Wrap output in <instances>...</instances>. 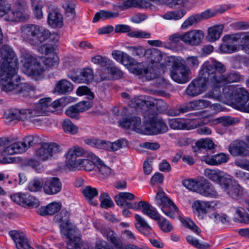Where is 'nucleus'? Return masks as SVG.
<instances>
[{
    "mask_svg": "<svg viewBox=\"0 0 249 249\" xmlns=\"http://www.w3.org/2000/svg\"><path fill=\"white\" fill-rule=\"evenodd\" d=\"M226 71V66L215 59L205 62L201 66L199 77L193 80L186 88V94L194 97L203 93L207 90L208 83L217 86L239 81L241 75L239 73L225 74Z\"/></svg>",
    "mask_w": 249,
    "mask_h": 249,
    "instance_id": "obj_1",
    "label": "nucleus"
},
{
    "mask_svg": "<svg viewBox=\"0 0 249 249\" xmlns=\"http://www.w3.org/2000/svg\"><path fill=\"white\" fill-rule=\"evenodd\" d=\"M36 138L33 136H28L24 138L22 142H14L7 138H0V162L2 164L14 162L15 158L9 156L25 152L36 144Z\"/></svg>",
    "mask_w": 249,
    "mask_h": 249,
    "instance_id": "obj_2",
    "label": "nucleus"
},
{
    "mask_svg": "<svg viewBox=\"0 0 249 249\" xmlns=\"http://www.w3.org/2000/svg\"><path fill=\"white\" fill-rule=\"evenodd\" d=\"M39 109L36 104L29 109L12 108L4 112V117L9 122L28 121L39 126L42 122L40 117L44 115Z\"/></svg>",
    "mask_w": 249,
    "mask_h": 249,
    "instance_id": "obj_3",
    "label": "nucleus"
},
{
    "mask_svg": "<svg viewBox=\"0 0 249 249\" xmlns=\"http://www.w3.org/2000/svg\"><path fill=\"white\" fill-rule=\"evenodd\" d=\"M121 63L125 66L129 65L131 72L142 76L146 80L149 81L157 78L158 86H161L165 83L162 78L158 77V73L154 67L148 66L146 63L135 65L133 59L126 53H124Z\"/></svg>",
    "mask_w": 249,
    "mask_h": 249,
    "instance_id": "obj_4",
    "label": "nucleus"
},
{
    "mask_svg": "<svg viewBox=\"0 0 249 249\" xmlns=\"http://www.w3.org/2000/svg\"><path fill=\"white\" fill-rule=\"evenodd\" d=\"M23 40L33 46H38L44 42L49 33L41 26L29 24L20 28Z\"/></svg>",
    "mask_w": 249,
    "mask_h": 249,
    "instance_id": "obj_5",
    "label": "nucleus"
},
{
    "mask_svg": "<svg viewBox=\"0 0 249 249\" xmlns=\"http://www.w3.org/2000/svg\"><path fill=\"white\" fill-rule=\"evenodd\" d=\"M18 68L0 70V86L2 91L15 94L20 78L17 73Z\"/></svg>",
    "mask_w": 249,
    "mask_h": 249,
    "instance_id": "obj_6",
    "label": "nucleus"
},
{
    "mask_svg": "<svg viewBox=\"0 0 249 249\" xmlns=\"http://www.w3.org/2000/svg\"><path fill=\"white\" fill-rule=\"evenodd\" d=\"M21 62L24 72L36 80L44 72L43 67L41 65L39 58L31 54L27 53L22 54Z\"/></svg>",
    "mask_w": 249,
    "mask_h": 249,
    "instance_id": "obj_7",
    "label": "nucleus"
},
{
    "mask_svg": "<svg viewBox=\"0 0 249 249\" xmlns=\"http://www.w3.org/2000/svg\"><path fill=\"white\" fill-rule=\"evenodd\" d=\"M157 204L161 207L162 212L167 216L175 218L178 215V209L172 201L166 196L163 191L159 189L156 196Z\"/></svg>",
    "mask_w": 249,
    "mask_h": 249,
    "instance_id": "obj_8",
    "label": "nucleus"
},
{
    "mask_svg": "<svg viewBox=\"0 0 249 249\" xmlns=\"http://www.w3.org/2000/svg\"><path fill=\"white\" fill-rule=\"evenodd\" d=\"M60 151V146L56 143L44 142L35 150L34 157L40 161H45L51 160L54 154Z\"/></svg>",
    "mask_w": 249,
    "mask_h": 249,
    "instance_id": "obj_9",
    "label": "nucleus"
},
{
    "mask_svg": "<svg viewBox=\"0 0 249 249\" xmlns=\"http://www.w3.org/2000/svg\"><path fill=\"white\" fill-rule=\"evenodd\" d=\"M0 56L3 60L0 70L18 68V58L12 48L9 46L4 45L0 48Z\"/></svg>",
    "mask_w": 249,
    "mask_h": 249,
    "instance_id": "obj_10",
    "label": "nucleus"
},
{
    "mask_svg": "<svg viewBox=\"0 0 249 249\" xmlns=\"http://www.w3.org/2000/svg\"><path fill=\"white\" fill-rule=\"evenodd\" d=\"M190 69L180 63H175L171 71L172 79L177 83L184 84L189 79Z\"/></svg>",
    "mask_w": 249,
    "mask_h": 249,
    "instance_id": "obj_11",
    "label": "nucleus"
},
{
    "mask_svg": "<svg viewBox=\"0 0 249 249\" xmlns=\"http://www.w3.org/2000/svg\"><path fill=\"white\" fill-rule=\"evenodd\" d=\"M168 129V126L163 120L153 117L144 124V134L156 135L165 133Z\"/></svg>",
    "mask_w": 249,
    "mask_h": 249,
    "instance_id": "obj_12",
    "label": "nucleus"
},
{
    "mask_svg": "<svg viewBox=\"0 0 249 249\" xmlns=\"http://www.w3.org/2000/svg\"><path fill=\"white\" fill-rule=\"evenodd\" d=\"M87 152L78 146H73L70 148L66 155V167L71 171L75 170V168L79 165L80 159L77 158L86 156Z\"/></svg>",
    "mask_w": 249,
    "mask_h": 249,
    "instance_id": "obj_13",
    "label": "nucleus"
},
{
    "mask_svg": "<svg viewBox=\"0 0 249 249\" xmlns=\"http://www.w3.org/2000/svg\"><path fill=\"white\" fill-rule=\"evenodd\" d=\"M70 213L66 210H62L60 213L55 215L54 220L56 222L60 223V233L67 234L69 231L73 232L76 229L75 226L70 221Z\"/></svg>",
    "mask_w": 249,
    "mask_h": 249,
    "instance_id": "obj_14",
    "label": "nucleus"
},
{
    "mask_svg": "<svg viewBox=\"0 0 249 249\" xmlns=\"http://www.w3.org/2000/svg\"><path fill=\"white\" fill-rule=\"evenodd\" d=\"M12 200L24 207L36 208L39 205V201L35 197L28 194L18 193L11 196Z\"/></svg>",
    "mask_w": 249,
    "mask_h": 249,
    "instance_id": "obj_15",
    "label": "nucleus"
},
{
    "mask_svg": "<svg viewBox=\"0 0 249 249\" xmlns=\"http://www.w3.org/2000/svg\"><path fill=\"white\" fill-rule=\"evenodd\" d=\"M119 125L125 129H131L139 133L144 134V126L141 125V120L139 117L131 116L118 122Z\"/></svg>",
    "mask_w": 249,
    "mask_h": 249,
    "instance_id": "obj_16",
    "label": "nucleus"
},
{
    "mask_svg": "<svg viewBox=\"0 0 249 249\" xmlns=\"http://www.w3.org/2000/svg\"><path fill=\"white\" fill-rule=\"evenodd\" d=\"M248 148L245 141L236 140L230 144L229 151L234 157H246L249 156V150Z\"/></svg>",
    "mask_w": 249,
    "mask_h": 249,
    "instance_id": "obj_17",
    "label": "nucleus"
},
{
    "mask_svg": "<svg viewBox=\"0 0 249 249\" xmlns=\"http://www.w3.org/2000/svg\"><path fill=\"white\" fill-rule=\"evenodd\" d=\"M62 183L57 177H51L43 181V191L47 195H55L60 192Z\"/></svg>",
    "mask_w": 249,
    "mask_h": 249,
    "instance_id": "obj_18",
    "label": "nucleus"
},
{
    "mask_svg": "<svg viewBox=\"0 0 249 249\" xmlns=\"http://www.w3.org/2000/svg\"><path fill=\"white\" fill-rule=\"evenodd\" d=\"M204 175L210 180L218 183L222 187L227 181H230L229 176L218 169H206L204 171Z\"/></svg>",
    "mask_w": 249,
    "mask_h": 249,
    "instance_id": "obj_19",
    "label": "nucleus"
},
{
    "mask_svg": "<svg viewBox=\"0 0 249 249\" xmlns=\"http://www.w3.org/2000/svg\"><path fill=\"white\" fill-rule=\"evenodd\" d=\"M204 36V33L201 30H190L184 33V43L191 46H197L201 43Z\"/></svg>",
    "mask_w": 249,
    "mask_h": 249,
    "instance_id": "obj_20",
    "label": "nucleus"
},
{
    "mask_svg": "<svg viewBox=\"0 0 249 249\" xmlns=\"http://www.w3.org/2000/svg\"><path fill=\"white\" fill-rule=\"evenodd\" d=\"M9 233L17 249H30L28 239L24 233L14 230L9 231Z\"/></svg>",
    "mask_w": 249,
    "mask_h": 249,
    "instance_id": "obj_21",
    "label": "nucleus"
},
{
    "mask_svg": "<svg viewBox=\"0 0 249 249\" xmlns=\"http://www.w3.org/2000/svg\"><path fill=\"white\" fill-rule=\"evenodd\" d=\"M197 193L203 196L212 198H217L218 196L215 187L206 179L202 180Z\"/></svg>",
    "mask_w": 249,
    "mask_h": 249,
    "instance_id": "obj_22",
    "label": "nucleus"
},
{
    "mask_svg": "<svg viewBox=\"0 0 249 249\" xmlns=\"http://www.w3.org/2000/svg\"><path fill=\"white\" fill-rule=\"evenodd\" d=\"M87 159H80L78 162L79 165L75 168V170L83 169L87 171L92 170L95 166L96 165L97 161L94 159H98L96 155L91 152H87L86 156Z\"/></svg>",
    "mask_w": 249,
    "mask_h": 249,
    "instance_id": "obj_23",
    "label": "nucleus"
},
{
    "mask_svg": "<svg viewBox=\"0 0 249 249\" xmlns=\"http://www.w3.org/2000/svg\"><path fill=\"white\" fill-rule=\"evenodd\" d=\"M222 187L228 195L234 199L241 197L243 195L242 187L230 178V181L225 183Z\"/></svg>",
    "mask_w": 249,
    "mask_h": 249,
    "instance_id": "obj_24",
    "label": "nucleus"
},
{
    "mask_svg": "<svg viewBox=\"0 0 249 249\" xmlns=\"http://www.w3.org/2000/svg\"><path fill=\"white\" fill-rule=\"evenodd\" d=\"M69 77L74 82L88 84L93 80V73L91 69L86 68L82 69L79 75L69 76Z\"/></svg>",
    "mask_w": 249,
    "mask_h": 249,
    "instance_id": "obj_25",
    "label": "nucleus"
},
{
    "mask_svg": "<svg viewBox=\"0 0 249 249\" xmlns=\"http://www.w3.org/2000/svg\"><path fill=\"white\" fill-rule=\"evenodd\" d=\"M62 235L69 240L67 243L68 249H82L83 243L77 235L76 229L74 230L73 232L69 231L67 234H63Z\"/></svg>",
    "mask_w": 249,
    "mask_h": 249,
    "instance_id": "obj_26",
    "label": "nucleus"
},
{
    "mask_svg": "<svg viewBox=\"0 0 249 249\" xmlns=\"http://www.w3.org/2000/svg\"><path fill=\"white\" fill-rule=\"evenodd\" d=\"M138 210L142 209V213L155 220H160V215L156 209L153 207L149 203L144 201H140L138 203Z\"/></svg>",
    "mask_w": 249,
    "mask_h": 249,
    "instance_id": "obj_27",
    "label": "nucleus"
},
{
    "mask_svg": "<svg viewBox=\"0 0 249 249\" xmlns=\"http://www.w3.org/2000/svg\"><path fill=\"white\" fill-rule=\"evenodd\" d=\"M241 34L226 35L223 37L222 40H228L232 44L233 41H237L242 38L245 40V43L242 46V49L245 53L249 54V32L244 35L243 36Z\"/></svg>",
    "mask_w": 249,
    "mask_h": 249,
    "instance_id": "obj_28",
    "label": "nucleus"
},
{
    "mask_svg": "<svg viewBox=\"0 0 249 249\" xmlns=\"http://www.w3.org/2000/svg\"><path fill=\"white\" fill-rule=\"evenodd\" d=\"M118 7L122 10L128 9L132 7L142 8H152L153 5L146 1V0H125Z\"/></svg>",
    "mask_w": 249,
    "mask_h": 249,
    "instance_id": "obj_29",
    "label": "nucleus"
},
{
    "mask_svg": "<svg viewBox=\"0 0 249 249\" xmlns=\"http://www.w3.org/2000/svg\"><path fill=\"white\" fill-rule=\"evenodd\" d=\"M135 198V196L129 192H121L115 196V201L119 206H125L126 207H132L133 203L128 201H131Z\"/></svg>",
    "mask_w": 249,
    "mask_h": 249,
    "instance_id": "obj_30",
    "label": "nucleus"
},
{
    "mask_svg": "<svg viewBox=\"0 0 249 249\" xmlns=\"http://www.w3.org/2000/svg\"><path fill=\"white\" fill-rule=\"evenodd\" d=\"M205 162L211 165H217L227 162L229 160L227 155L221 153L214 156H206L203 157Z\"/></svg>",
    "mask_w": 249,
    "mask_h": 249,
    "instance_id": "obj_31",
    "label": "nucleus"
},
{
    "mask_svg": "<svg viewBox=\"0 0 249 249\" xmlns=\"http://www.w3.org/2000/svg\"><path fill=\"white\" fill-rule=\"evenodd\" d=\"M48 24L53 27H61L63 25V17L57 10L50 11L48 16Z\"/></svg>",
    "mask_w": 249,
    "mask_h": 249,
    "instance_id": "obj_32",
    "label": "nucleus"
},
{
    "mask_svg": "<svg viewBox=\"0 0 249 249\" xmlns=\"http://www.w3.org/2000/svg\"><path fill=\"white\" fill-rule=\"evenodd\" d=\"M235 107L238 108L240 104H246L249 100V93L243 88H237L234 93Z\"/></svg>",
    "mask_w": 249,
    "mask_h": 249,
    "instance_id": "obj_33",
    "label": "nucleus"
},
{
    "mask_svg": "<svg viewBox=\"0 0 249 249\" xmlns=\"http://www.w3.org/2000/svg\"><path fill=\"white\" fill-rule=\"evenodd\" d=\"M29 18L28 12L15 9L4 18L5 19L11 21H23Z\"/></svg>",
    "mask_w": 249,
    "mask_h": 249,
    "instance_id": "obj_34",
    "label": "nucleus"
},
{
    "mask_svg": "<svg viewBox=\"0 0 249 249\" xmlns=\"http://www.w3.org/2000/svg\"><path fill=\"white\" fill-rule=\"evenodd\" d=\"M35 88L26 83H20L15 94L21 97H28L34 94Z\"/></svg>",
    "mask_w": 249,
    "mask_h": 249,
    "instance_id": "obj_35",
    "label": "nucleus"
},
{
    "mask_svg": "<svg viewBox=\"0 0 249 249\" xmlns=\"http://www.w3.org/2000/svg\"><path fill=\"white\" fill-rule=\"evenodd\" d=\"M61 206V204L58 203L53 202L46 207H41L38 209L37 213L43 216L53 215L60 210Z\"/></svg>",
    "mask_w": 249,
    "mask_h": 249,
    "instance_id": "obj_36",
    "label": "nucleus"
},
{
    "mask_svg": "<svg viewBox=\"0 0 249 249\" xmlns=\"http://www.w3.org/2000/svg\"><path fill=\"white\" fill-rule=\"evenodd\" d=\"M135 217L137 221V223L135 224L137 229L144 235H149L150 234V231L151 230V227L141 215L137 214L135 215Z\"/></svg>",
    "mask_w": 249,
    "mask_h": 249,
    "instance_id": "obj_37",
    "label": "nucleus"
},
{
    "mask_svg": "<svg viewBox=\"0 0 249 249\" xmlns=\"http://www.w3.org/2000/svg\"><path fill=\"white\" fill-rule=\"evenodd\" d=\"M73 88V85L70 81L63 79L58 81L56 84L54 90L59 94H65L71 92Z\"/></svg>",
    "mask_w": 249,
    "mask_h": 249,
    "instance_id": "obj_38",
    "label": "nucleus"
},
{
    "mask_svg": "<svg viewBox=\"0 0 249 249\" xmlns=\"http://www.w3.org/2000/svg\"><path fill=\"white\" fill-rule=\"evenodd\" d=\"M145 57L152 64L160 62L162 58V53L157 49H149L145 52Z\"/></svg>",
    "mask_w": 249,
    "mask_h": 249,
    "instance_id": "obj_39",
    "label": "nucleus"
},
{
    "mask_svg": "<svg viewBox=\"0 0 249 249\" xmlns=\"http://www.w3.org/2000/svg\"><path fill=\"white\" fill-rule=\"evenodd\" d=\"M192 207L198 215L200 216L208 213V209L211 207V204L209 201L196 200L193 203Z\"/></svg>",
    "mask_w": 249,
    "mask_h": 249,
    "instance_id": "obj_40",
    "label": "nucleus"
},
{
    "mask_svg": "<svg viewBox=\"0 0 249 249\" xmlns=\"http://www.w3.org/2000/svg\"><path fill=\"white\" fill-rule=\"evenodd\" d=\"M224 29L223 24L217 25L208 29L207 38L210 41H215L220 37Z\"/></svg>",
    "mask_w": 249,
    "mask_h": 249,
    "instance_id": "obj_41",
    "label": "nucleus"
},
{
    "mask_svg": "<svg viewBox=\"0 0 249 249\" xmlns=\"http://www.w3.org/2000/svg\"><path fill=\"white\" fill-rule=\"evenodd\" d=\"M118 12H112L110 11L101 10L95 14L93 19V22H96L100 19L104 20L114 18L119 16Z\"/></svg>",
    "mask_w": 249,
    "mask_h": 249,
    "instance_id": "obj_42",
    "label": "nucleus"
},
{
    "mask_svg": "<svg viewBox=\"0 0 249 249\" xmlns=\"http://www.w3.org/2000/svg\"><path fill=\"white\" fill-rule=\"evenodd\" d=\"M82 193L86 199L88 200L90 204L94 206L97 205V203L92 200V199L98 194V192L96 188L90 186H87L83 189Z\"/></svg>",
    "mask_w": 249,
    "mask_h": 249,
    "instance_id": "obj_43",
    "label": "nucleus"
},
{
    "mask_svg": "<svg viewBox=\"0 0 249 249\" xmlns=\"http://www.w3.org/2000/svg\"><path fill=\"white\" fill-rule=\"evenodd\" d=\"M186 13V11L185 9L181 8L179 10L166 13L163 16V18L168 20H178L182 18Z\"/></svg>",
    "mask_w": 249,
    "mask_h": 249,
    "instance_id": "obj_44",
    "label": "nucleus"
},
{
    "mask_svg": "<svg viewBox=\"0 0 249 249\" xmlns=\"http://www.w3.org/2000/svg\"><path fill=\"white\" fill-rule=\"evenodd\" d=\"M201 182L202 180H199L194 179H187L182 181V184L189 190L197 193Z\"/></svg>",
    "mask_w": 249,
    "mask_h": 249,
    "instance_id": "obj_45",
    "label": "nucleus"
},
{
    "mask_svg": "<svg viewBox=\"0 0 249 249\" xmlns=\"http://www.w3.org/2000/svg\"><path fill=\"white\" fill-rule=\"evenodd\" d=\"M51 98H45L40 99L36 105L40 108L39 109L41 111L42 114L45 115H48V113L51 112L52 107H51Z\"/></svg>",
    "mask_w": 249,
    "mask_h": 249,
    "instance_id": "obj_46",
    "label": "nucleus"
},
{
    "mask_svg": "<svg viewBox=\"0 0 249 249\" xmlns=\"http://www.w3.org/2000/svg\"><path fill=\"white\" fill-rule=\"evenodd\" d=\"M91 61L95 64L104 67H109L112 65V62L111 60L100 55H97L91 57Z\"/></svg>",
    "mask_w": 249,
    "mask_h": 249,
    "instance_id": "obj_47",
    "label": "nucleus"
},
{
    "mask_svg": "<svg viewBox=\"0 0 249 249\" xmlns=\"http://www.w3.org/2000/svg\"><path fill=\"white\" fill-rule=\"evenodd\" d=\"M169 124L171 128L173 129H183L187 128L185 121L180 118L170 120Z\"/></svg>",
    "mask_w": 249,
    "mask_h": 249,
    "instance_id": "obj_48",
    "label": "nucleus"
},
{
    "mask_svg": "<svg viewBox=\"0 0 249 249\" xmlns=\"http://www.w3.org/2000/svg\"><path fill=\"white\" fill-rule=\"evenodd\" d=\"M191 110H199L206 108L210 106V102L204 100L199 99L189 102Z\"/></svg>",
    "mask_w": 249,
    "mask_h": 249,
    "instance_id": "obj_49",
    "label": "nucleus"
},
{
    "mask_svg": "<svg viewBox=\"0 0 249 249\" xmlns=\"http://www.w3.org/2000/svg\"><path fill=\"white\" fill-rule=\"evenodd\" d=\"M107 238L118 249H123L122 242L113 231H109L107 235Z\"/></svg>",
    "mask_w": 249,
    "mask_h": 249,
    "instance_id": "obj_50",
    "label": "nucleus"
},
{
    "mask_svg": "<svg viewBox=\"0 0 249 249\" xmlns=\"http://www.w3.org/2000/svg\"><path fill=\"white\" fill-rule=\"evenodd\" d=\"M87 144L99 149L107 150V142L98 139H88L85 141Z\"/></svg>",
    "mask_w": 249,
    "mask_h": 249,
    "instance_id": "obj_51",
    "label": "nucleus"
},
{
    "mask_svg": "<svg viewBox=\"0 0 249 249\" xmlns=\"http://www.w3.org/2000/svg\"><path fill=\"white\" fill-rule=\"evenodd\" d=\"M196 145L197 150H195V152L200 151L201 148L211 149L214 147V143L210 139H202L196 142Z\"/></svg>",
    "mask_w": 249,
    "mask_h": 249,
    "instance_id": "obj_52",
    "label": "nucleus"
},
{
    "mask_svg": "<svg viewBox=\"0 0 249 249\" xmlns=\"http://www.w3.org/2000/svg\"><path fill=\"white\" fill-rule=\"evenodd\" d=\"M200 18L198 14H196L189 17L182 24L181 28L182 29H187L190 26L199 22Z\"/></svg>",
    "mask_w": 249,
    "mask_h": 249,
    "instance_id": "obj_53",
    "label": "nucleus"
},
{
    "mask_svg": "<svg viewBox=\"0 0 249 249\" xmlns=\"http://www.w3.org/2000/svg\"><path fill=\"white\" fill-rule=\"evenodd\" d=\"M63 7L65 11L66 15L73 19L75 16L74 3L70 1H66L63 4Z\"/></svg>",
    "mask_w": 249,
    "mask_h": 249,
    "instance_id": "obj_54",
    "label": "nucleus"
},
{
    "mask_svg": "<svg viewBox=\"0 0 249 249\" xmlns=\"http://www.w3.org/2000/svg\"><path fill=\"white\" fill-rule=\"evenodd\" d=\"M97 161L96 166L103 177H106L111 174V169L107 166L99 158L94 159Z\"/></svg>",
    "mask_w": 249,
    "mask_h": 249,
    "instance_id": "obj_55",
    "label": "nucleus"
},
{
    "mask_svg": "<svg viewBox=\"0 0 249 249\" xmlns=\"http://www.w3.org/2000/svg\"><path fill=\"white\" fill-rule=\"evenodd\" d=\"M58 63L59 57L56 53L49 54L45 57L44 60V65L48 67L56 66Z\"/></svg>",
    "mask_w": 249,
    "mask_h": 249,
    "instance_id": "obj_56",
    "label": "nucleus"
},
{
    "mask_svg": "<svg viewBox=\"0 0 249 249\" xmlns=\"http://www.w3.org/2000/svg\"><path fill=\"white\" fill-rule=\"evenodd\" d=\"M179 220L185 227L192 230L195 232L197 233L201 232V230L190 218H186L184 219L179 217Z\"/></svg>",
    "mask_w": 249,
    "mask_h": 249,
    "instance_id": "obj_57",
    "label": "nucleus"
},
{
    "mask_svg": "<svg viewBox=\"0 0 249 249\" xmlns=\"http://www.w3.org/2000/svg\"><path fill=\"white\" fill-rule=\"evenodd\" d=\"M225 84H222L220 86H215L216 88H214L210 91H209L208 93L205 94L204 97L207 98L213 99L216 100L220 101L221 98V92L220 91V89L217 88V87H220L222 85H225Z\"/></svg>",
    "mask_w": 249,
    "mask_h": 249,
    "instance_id": "obj_58",
    "label": "nucleus"
},
{
    "mask_svg": "<svg viewBox=\"0 0 249 249\" xmlns=\"http://www.w3.org/2000/svg\"><path fill=\"white\" fill-rule=\"evenodd\" d=\"M220 47V51L224 53H232L237 51V47L228 40H223Z\"/></svg>",
    "mask_w": 249,
    "mask_h": 249,
    "instance_id": "obj_59",
    "label": "nucleus"
},
{
    "mask_svg": "<svg viewBox=\"0 0 249 249\" xmlns=\"http://www.w3.org/2000/svg\"><path fill=\"white\" fill-rule=\"evenodd\" d=\"M63 128L65 132H68L71 134H75L78 131V127L69 120L64 121Z\"/></svg>",
    "mask_w": 249,
    "mask_h": 249,
    "instance_id": "obj_60",
    "label": "nucleus"
},
{
    "mask_svg": "<svg viewBox=\"0 0 249 249\" xmlns=\"http://www.w3.org/2000/svg\"><path fill=\"white\" fill-rule=\"evenodd\" d=\"M43 181L41 179H36L30 182L28 185V189L31 192H37L43 189Z\"/></svg>",
    "mask_w": 249,
    "mask_h": 249,
    "instance_id": "obj_61",
    "label": "nucleus"
},
{
    "mask_svg": "<svg viewBox=\"0 0 249 249\" xmlns=\"http://www.w3.org/2000/svg\"><path fill=\"white\" fill-rule=\"evenodd\" d=\"M101 207L104 208L111 207L113 205V202L110 197L106 193H103L100 196Z\"/></svg>",
    "mask_w": 249,
    "mask_h": 249,
    "instance_id": "obj_62",
    "label": "nucleus"
},
{
    "mask_svg": "<svg viewBox=\"0 0 249 249\" xmlns=\"http://www.w3.org/2000/svg\"><path fill=\"white\" fill-rule=\"evenodd\" d=\"M76 93L79 96L86 95L88 96V98L90 100L93 99L94 97L93 93L86 86L79 87L77 89Z\"/></svg>",
    "mask_w": 249,
    "mask_h": 249,
    "instance_id": "obj_63",
    "label": "nucleus"
},
{
    "mask_svg": "<svg viewBox=\"0 0 249 249\" xmlns=\"http://www.w3.org/2000/svg\"><path fill=\"white\" fill-rule=\"evenodd\" d=\"M236 213L238 216V220L241 222L246 223L249 222V215L243 208H237L236 210Z\"/></svg>",
    "mask_w": 249,
    "mask_h": 249,
    "instance_id": "obj_64",
    "label": "nucleus"
}]
</instances>
